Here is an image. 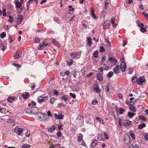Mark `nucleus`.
<instances>
[{
	"instance_id": "a19ab883",
	"label": "nucleus",
	"mask_w": 148,
	"mask_h": 148,
	"mask_svg": "<svg viewBox=\"0 0 148 148\" xmlns=\"http://www.w3.org/2000/svg\"><path fill=\"white\" fill-rule=\"evenodd\" d=\"M31 87L32 88V90H33L34 89V88L36 87L35 84L34 83H32L31 84Z\"/></svg>"
},
{
	"instance_id": "603ef678",
	"label": "nucleus",
	"mask_w": 148,
	"mask_h": 148,
	"mask_svg": "<svg viewBox=\"0 0 148 148\" xmlns=\"http://www.w3.org/2000/svg\"><path fill=\"white\" fill-rule=\"evenodd\" d=\"M99 51L100 52H103L105 51V49L103 47L101 46L100 47Z\"/></svg>"
},
{
	"instance_id": "052dcab7",
	"label": "nucleus",
	"mask_w": 148,
	"mask_h": 148,
	"mask_svg": "<svg viewBox=\"0 0 148 148\" xmlns=\"http://www.w3.org/2000/svg\"><path fill=\"white\" fill-rule=\"evenodd\" d=\"M108 5L109 3L108 2H106L104 4V7L105 9H106L108 7Z\"/></svg>"
},
{
	"instance_id": "ddd939ff",
	"label": "nucleus",
	"mask_w": 148,
	"mask_h": 148,
	"mask_svg": "<svg viewBox=\"0 0 148 148\" xmlns=\"http://www.w3.org/2000/svg\"><path fill=\"white\" fill-rule=\"evenodd\" d=\"M98 141L96 139L94 140L91 143V146L92 147H96L97 145Z\"/></svg>"
},
{
	"instance_id": "f3484780",
	"label": "nucleus",
	"mask_w": 148,
	"mask_h": 148,
	"mask_svg": "<svg viewBox=\"0 0 148 148\" xmlns=\"http://www.w3.org/2000/svg\"><path fill=\"white\" fill-rule=\"evenodd\" d=\"M92 38L90 37H88L87 39V44L90 47L91 45Z\"/></svg>"
},
{
	"instance_id": "13d9d810",
	"label": "nucleus",
	"mask_w": 148,
	"mask_h": 148,
	"mask_svg": "<svg viewBox=\"0 0 148 148\" xmlns=\"http://www.w3.org/2000/svg\"><path fill=\"white\" fill-rule=\"evenodd\" d=\"M60 145L59 144H56L53 147H49V148H55V147L56 146H58L60 147Z\"/></svg>"
},
{
	"instance_id": "6ab92c4d",
	"label": "nucleus",
	"mask_w": 148,
	"mask_h": 148,
	"mask_svg": "<svg viewBox=\"0 0 148 148\" xmlns=\"http://www.w3.org/2000/svg\"><path fill=\"white\" fill-rule=\"evenodd\" d=\"M110 25V24H107L106 22H104L103 23V29H107L109 28V26Z\"/></svg>"
},
{
	"instance_id": "79ce46f5",
	"label": "nucleus",
	"mask_w": 148,
	"mask_h": 148,
	"mask_svg": "<svg viewBox=\"0 0 148 148\" xmlns=\"http://www.w3.org/2000/svg\"><path fill=\"white\" fill-rule=\"evenodd\" d=\"M13 21V17L11 16H9V19L8 20V21L10 22V23H12Z\"/></svg>"
},
{
	"instance_id": "72a5a7b5",
	"label": "nucleus",
	"mask_w": 148,
	"mask_h": 148,
	"mask_svg": "<svg viewBox=\"0 0 148 148\" xmlns=\"http://www.w3.org/2000/svg\"><path fill=\"white\" fill-rule=\"evenodd\" d=\"M6 34L5 32H2L0 34L1 38H3L6 36Z\"/></svg>"
},
{
	"instance_id": "a211bd4d",
	"label": "nucleus",
	"mask_w": 148,
	"mask_h": 148,
	"mask_svg": "<svg viewBox=\"0 0 148 148\" xmlns=\"http://www.w3.org/2000/svg\"><path fill=\"white\" fill-rule=\"evenodd\" d=\"M97 79L100 81H101L103 80L102 76V75L100 73H99L97 75Z\"/></svg>"
},
{
	"instance_id": "bf43d9fd",
	"label": "nucleus",
	"mask_w": 148,
	"mask_h": 148,
	"mask_svg": "<svg viewBox=\"0 0 148 148\" xmlns=\"http://www.w3.org/2000/svg\"><path fill=\"white\" fill-rule=\"evenodd\" d=\"M30 134L29 131H27V132L25 133L26 136L27 137H29L30 136Z\"/></svg>"
},
{
	"instance_id": "7c9ffc66",
	"label": "nucleus",
	"mask_w": 148,
	"mask_h": 148,
	"mask_svg": "<svg viewBox=\"0 0 148 148\" xmlns=\"http://www.w3.org/2000/svg\"><path fill=\"white\" fill-rule=\"evenodd\" d=\"M139 118L140 119L144 121H146V118L143 116H139Z\"/></svg>"
},
{
	"instance_id": "338daca9",
	"label": "nucleus",
	"mask_w": 148,
	"mask_h": 148,
	"mask_svg": "<svg viewBox=\"0 0 148 148\" xmlns=\"http://www.w3.org/2000/svg\"><path fill=\"white\" fill-rule=\"evenodd\" d=\"M92 17L95 19H97V18L96 16H95V13L91 14Z\"/></svg>"
},
{
	"instance_id": "680f3d73",
	"label": "nucleus",
	"mask_w": 148,
	"mask_h": 148,
	"mask_svg": "<svg viewBox=\"0 0 148 148\" xmlns=\"http://www.w3.org/2000/svg\"><path fill=\"white\" fill-rule=\"evenodd\" d=\"M58 119H62L64 117V115L62 114H59L58 115Z\"/></svg>"
},
{
	"instance_id": "4468645a",
	"label": "nucleus",
	"mask_w": 148,
	"mask_h": 148,
	"mask_svg": "<svg viewBox=\"0 0 148 148\" xmlns=\"http://www.w3.org/2000/svg\"><path fill=\"white\" fill-rule=\"evenodd\" d=\"M21 56V54L18 52H16L14 54V58L15 59H17Z\"/></svg>"
},
{
	"instance_id": "423d86ee",
	"label": "nucleus",
	"mask_w": 148,
	"mask_h": 148,
	"mask_svg": "<svg viewBox=\"0 0 148 148\" xmlns=\"http://www.w3.org/2000/svg\"><path fill=\"white\" fill-rule=\"evenodd\" d=\"M14 3L16 8H21L22 6V4L23 3L21 2H19L18 0H15Z\"/></svg>"
},
{
	"instance_id": "ea45409f",
	"label": "nucleus",
	"mask_w": 148,
	"mask_h": 148,
	"mask_svg": "<svg viewBox=\"0 0 148 148\" xmlns=\"http://www.w3.org/2000/svg\"><path fill=\"white\" fill-rule=\"evenodd\" d=\"M31 105L33 106H34L36 105V103L33 101H32L31 103L29 104L28 106H30Z\"/></svg>"
},
{
	"instance_id": "e2e57ef3",
	"label": "nucleus",
	"mask_w": 148,
	"mask_h": 148,
	"mask_svg": "<svg viewBox=\"0 0 148 148\" xmlns=\"http://www.w3.org/2000/svg\"><path fill=\"white\" fill-rule=\"evenodd\" d=\"M91 14L95 13V11L93 8L91 7L90 8Z\"/></svg>"
},
{
	"instance_id": "09e8293b",
	"label": "nucleus",
	"mask_w": 148,
	"mask_h": 148,
	"mask_svg": "<svg viewBox=\"0 0 148 148\" xmlns=\"http://www.w3.org/2000/svg\"><path fill=\"white\" fill-rule=\"evenodd\" d=\"M40 42V40L38 37L35 38V40L34 42L35 43H39Z\"/></svg>"
},
{
	"instance_id": "412c9836",
	"label": "nucleus",
	"mask_w": 148,
	"mask_h": 148,
	"mask_svg": "<svg viewBox=\"0 0 148 148\" xmlns=\"http://www.w3.org/2000/svg\"><path fill=\"white\" fill-rule=\"evenodd\" d=\"M97 139L100 141H104L103 136L101 134H99L97 136Z\"/></svg>"
},
{
	"instance_id": "a878e982",
	"label": "nucleus",
	"mask_w": 148,
	"mask_h": 148,
	"mask_svg": "<svg viewBox=\"0 0 148 148\" xmlns=\"http://www.w3.org/2000/svg\"><path fill=\"white\" fill-rule=\"evenodd\" d=\"M38 102L40 103H42L44 101L43 97L42 96H40L39 98H38Z\"/></svg>"
},
{
	"instance_id": "4be33fe9",
	"label": "nucleus",
	"mask_w": 148,
	"mask_h": 148,
	"mask_svg": "<svg viewBox=\"0 0 148 148\" xmlns=\"http://www.w3.org/2000/svg\"><path fill=\"white\" fill-rule=\"evenodd\" d=\"M83 135L81 134H79V135L78 136L77 141L78 142H81L82 141Z\"/></svg>"
},
{
	"instance_id": "de8ad7c7",
	"label": "nucleus",
	"mask_w": 148,
	"mask_h": 148,
	"mask_svg": "<svg viewBox=\"0 0 148 148\" xmlns=\"http://www.w3.org/2000/svg\"><path fill=\"white\" fill-rule=\"evenodd\" d=\"M113 74V72L112 71H110L108 74V75L109 77H111L112 76Z\"/></svg>"
},
{
	"instance_id": "864d4df0",
	"label": "nucleus",
	"mask_w": 148,
	"mask_h": 148,
	"mask_svg": "<svg viewBox=\"0 0 148 148\" xmlns=\"http://www.w3.org/2000/svg\"><path fill=\"white\" fill-rule=\"evenodd\" d=\"M69 95H70L73 98H76V95L75 94H73L72 93L70 92L69 93Z\"/></svg>"
},
{
	"instance_id": "1a4fd4ad",
	"label": "nucleus",
	"mask_w": 148,
	"mask_h": 148,
	"mask_svg": "<svg viewBox=\"0 0 148 148\" xmlns=\"http://www.w3.org/2000/svg\"><path fill=\"white\" fill-rule=\"evenodd\" d=\"M23 21V16L21 15L18 16L17 19V23L18 24L21 23Z\"/></svg>"
},
{
	"instance_id": "f8f14e48",
	"label": "nucleus",
	"mask_w": 148,
	"mask_h": 148,
	"mask_svg": "<svg viewBox=\"0 0 148 148\" xmlns=\"http://www.w3.org/2000/svg\"><path fill=\"white\" fill-rule=\"evenodd\" d=\"M119 66L117 65L115 66V68L113 69V71L116 74H117L120 72L119 71Z\"/></svg>"
},
{
	"instance_id": "2eb2a0df",
	"label": "nucleus",
	"mask_w": 148,
	"mask_h": 148,
	"mask_svg": "<svg viewBox=\"0 0 148 148\" xmlns=\"http://www.w3.org/2000/svg\"><path fill=\"white\" fill-rule=\"evenodd\" d=\"M61 98L66 102L68 101L69 96L67 95L62 96L61 97Z\"/></svg>"
},
{
	"instance_id": "0eeeda50",
	"label": "nucleus",
	"mask_w": 148,
	"mask_h": 148,
	"mask_svg": "<svg viewBox=\"0 0 148 148\" xmlns=\"http://www.w3.org/2000/svg\"><path fill=\"white\" fill-rule=\"evenodd\" d=\"M23 131V129L21 128L16 127L14 129V132H16L18 135H21Z\"/></svg>"
},
{
	"instance_id": "e433bc0d",
	"label": "nucleus",
	"mask_w": 148,
	"mask_h": 148,
	"mask_svg": "<svg viewBox=\"0 0 148 148\" xmlns=\"http://www.w3.org/2000/svg\"><path fill=\"white\" fill-rule=\"evenodd\" d=\"M55 99L54 97L51 98L50 99V102L51 104H53L55 102Z\"/></svg>"
},
{
	"instance_id": "2f4dec72",
	"label": "nucleus",
	"mask_w": 148,
	"mask_h": 148,
	"mask_svg": "<svg viewBox=\"0 0 148 148\" xmlns=\"http://www.w3.org/2000/svg\"><path fill=\"white\" fill-rule=\"evenodd\" d=\"M126 103L128 106H130L133 105L134 104V102L133 101H127L126 102Z\"/></svg>"
},
{
	"instance_id": "c03bdc74",
	"label": "nucleus",
	"mask_w": 148,
	"mask_h": 148,
	"mask_svg": "<svg viewBox=\"0 0 148 148\" xmlns=\"http://www.w3.org/2000/svg\"><path fill=\"white\" fill-rule=\"evenodd\" d=\"M3 15L4 16H5L6 15V9L5 8H3L2 9Z\"/></svg>"
},
{
	"instance_id": "4c0bfd02",
	"label": "nucleus",
	"mask_w": 148,
	"mask_h": 148,
	"mask_svg": "<svg viewBox=\"0 0 148 148\" xmlns=\"http://www.w3.org/2000/svg\"><path fill=\"white\" fill-rule=\"evenodd\" d=\"M130 134L132 138L133 139H134L135 136L134 134L132 131L130 132Z\"/></svg>"
},
{
	"instance_id": "393cba45",
	"label": "nucleus",
	"mask_w": 148,
	"mask_h": 148,
	"mask_svg": "<svg viewBox=\"0 0 148 148\" xmlns=\"http://www.w3.org/2000/svg\"><path fill=\"white\" fill-rule=\"evenodd\" d=\"M49 119V118L46 115V114H45L44 115L42 116V119L41 121H46L47 120Z\"/></svg>"
},
{
	"instance_id": "dca6fc26",
	"label": "nucleus",
	"mask_w": 148,
	"mask_h": 148,
	"mask_svg": "<svg viewBox=\"0 0 148 148\" xmlns=\"http://www.w3.org/2000/svg\"><path fill=\"white\" fill-rule=\"evenodd\" d=\"M22 96L23 99H27L29 97V95L28 93L25 92L22 94Z\"/></svg>"
},
{
	"instance_id": "aec40b11",
	"label": "nucleus",
	"mask_w": 148,
	"mask_h": 148,
	"mask_svg": "<svg viewBox=\"0 0 148 148\" xmlns=\"http://www.w3.org/2000/svg\"><path fill=\"white\" fill-rule=\"evenodd\" d=\"M56 129L55 126L54 125H52L51 128L48 130V132H52L54 131Z\"/></svg>"
},
{
	"instance_id": "5701e85b",
	"label": "nucleus",
	"mask_w": 148,
	"mask_h": 148,
	"mask_svg": "<svg viewBox=\"0 0 148 148\" xmlns=\"http://www.w3.org/2000/svg\"><path fill=\"white\" fill-rule=\"evenodd\" d=\"M146 126V124L144 123L140 124L138 126V128L141 129Z\"/></svg>"
},
{
	"instance_id": "f704fd0d",
	"label": "nucleus",
	"mask_w": 148,
	"mask_h": 148,
	"mask_svg": "<svg viewBox=\"0 0 148 148\" xmlns=\"http://www.w3.org/2000/svg\"><path fill=\"white\" fill-rule=\"evenodd\" d=\"M43 45L42 44H40L38 46L37 49L38 50H42L43 49Z\"/></svg>"
},
{
	"instance_id": "9d476101",
	"label": "nucleus",
	"mask_w": 148,
	"mask_h": 148,
	"mask_svg": "<svg viewBox=\"0 0 148 148\" xmlns=\"http://www.w3.org/2000/svg\"><path fill=\"white\" fill-rule=\"evenodd\" d=\"M32 114H35L37 113L38 111V108L36 107H32Z\"/></svg>"
},
{
	"instance_id": "c85d7f7f",
	"label": "nucleus",
	"mask_w": 148,
	"mask_h": 148,
	"mask_svg": "<svg viewBox=\"0 0 148 148\" xmlns=\"http://www.w3.org/2000/svg\"><path fill=\"white\" fill-rule=\"evenodd\" d=\"M32 107L29 108H27L26 110V112L27 113L29 114H32Z\"/></svg>"
},
{
	"instance_id": "a18cd8bd",
	"label": "nucleus",
	"mask_w": 148,
	"mask_h": 148,
	"mask_svg": "<svg viewBox=\"0 0 148 148\" xmlns=\"http://www.w3.org/2000/svg\"><path fill=\"white\" fill-rule=\"evenodd\" d=\"M143 14L145 17L148 20V14L145 12H143Z\"/></svg>"
},
{
	"instance_id": "774afa93",
	"label": "nucleus",
	"mask_w": 148,
	"mask_h": 148,
	"mask_svg": "<svg viewBox=\"0 0 148 148\" xmlns=\"http://www.w3.org/2000/svg\"><path fill=\"white\" fill-rule=\"evenodd\" d=\"M106 57L105 56H103V57L102 58V62H104L106 59Z\"/></svg>"
},
{
	"instance_id": "39448f33",
	"label": "nucleus",
	"mask_w": 148,
	"mask_h": 148,
	"mask_svg": "<svg viewBox=\"0 0 148 148\" xmlns=\"http://www.w3.org/2000/svg\"><path fill=\"white\" fill-rule=\"evenodd\" d=\"M145 82V79L144 77H141L138 79L136 81V83L139 85H142L143 82Z\"/></svg>"
},
{
	"instance_id": "b1692460",
	"label": "nucleus",
	"mask_w": 148,
	"mask_h": 148,
	"mask_svg": "<svg viewBox=\"0 0 148 148\" xmlns=\"http://www.w3.org/2000/svg\"><path fill=\"white\" fill-rule=\"evenodd\" d=\"M15 98L14 97H9L7 99V101L10 102L11 103L14 100Z\"/></svg>"
},
{
	"instance_id": "6e6552de",
	"label": "nucleus",
	"mask_w": 148,
	"mask_h": 148,
	"mask_svg": "<svg viewBox=\"0 0 148 148\" xmlns=\"http://www.w3.org/2000/svg\"><path fill=\"white\" fill-rule=\"evenodd\" d=\"M126 67V65L125 62L123 61L120 66V69L122 72H124Z\"/></svg>"
},
{
	"instance_id": "5fc2aeb1",
	"label": "nucleus",
	"mask_w": 148,
	"mask_h": 148,
	"mask_svg": "<svg viewBox=\"0 0 148 148\" xmlns=\"http://www.w3.org/2000/svg\"><path fill=\"white\" fill-rule=\"evenodd\" d=\"M98 103V101L97 100L93 101L92 102V105H95L97 104Z\"/></svg>"
},
{
	"instance_id": "c9c22d12",
	"label": "nucleus",
	"mask_w": 148,
	"mask_h": 148,
	"mask_svg": "<svg viewBox=\"0 0 148 148\" xmlns=\"http://www.w3.org/2000/svg\"><path fill=\"white\" fill-rule=\"evenodd\" d=\"M137 23L138 24V25L140 27H143L144 26V24L138 21H137Z\"/></svg>"
},
{
	"instance_id": "9b49d317",
	"label": "nucleus",
	"mask_w": 148,
	"mask_h": 148,
	"mask_svg": "<svg viewBox=\"0 0 148 148\" xmlns=\"http://www.w3.org/2000/svg\"><path fill=\"white\" fill-rule=\"evenodd\" d=\"M132 122L129 120H125L123 121V125L125 126H128L131 124Z\"/></svg>"
},
{
	"instance_id": "7ed1b4c3",
	"label": "nucleus",
	"mask_w": 148,
	"mask_h": 148,
	"mask_svg": "<svg viewBox=\"0 0 148 148\" xmlns=\"http://www.w3.org/2000/svg\"><path fill=\"white\" fill-rule=\"evenodd\" d=\"M108 60L109 61L111 64L114 66L117 62V60L113 57H110L108 58Z\"/></svg>"
},
{
	"instance_id": "3c124183",
	"label": "nucleus",
	"mask_w": 148,
	"mask_h": 148,
	"mask_svg": "<svg viewBox=\"0 0 148 148\" xmlns=\"http://www.w3.org/2000/svg\"><path fill=\"white\" fill-rule=\"evenodd\" d=\"M125 112L124 109L123 108H120L119 110V113L120 114H123Z\"/></svg>"
},
{
	"instance_id": "58836bf2",
	"label": "nucleus",
	"mask_w": 148,
	"mask_h": 148,
	"mask_svg": "<svg viewBox=\"0 0 148 148\" xmlns=\"http://www.w3.org/2000/svg\"><path fill=\"white\" fill-rule=\"evenodd\" d=\"M98 52L97 51H95L93 53V56L94 57H97L98 56Z\"/></svg>"
},
{
	"instance_id": "6e6d98bb",
	"label": "nucleus",
	"mask_w": 148,
	"mask_h": 148,
	"mask_svg": "<svg viewBox=\"0 0 148 148\" xmlns=\"http://www.w3.org/2000/svg\"><path fill=\"white\" fill-rule=\"evenodd\" d=\"M141 28L140 29V31L142 32H145L146 31V29L145 28L142 27H141Z\"/></svg>"
},
{
	"instance_id": "f03ea898",
	"label": "nucleus",
	"mask_w": 148,
	"mask_h": 148,
	"mask_svg": "<svg viewBox=\"0 0 148 148\" xmlns=\"http://www.w3.org/2000/svg\"><path fill=\"white\" fill-rule=\"evenodd\" d=\"M81 53V51H79V52L76 53H71L70 56L71 58H75L77 59H78L80 57Z\"/></svg>"
},
{
	"instance_id": "20e7f679",
	"label": "nucleus",
	"mask_w": 148,
	"mask_h": 148,
	"mask_svg": "<svg viewBox=\"0 0 148 148\" xmlns=\"http://www.w3.org/2000/svg\"><path fill=\"white\" fill-rule=\"evenodd\" d=\"M93 86L95 87H93V89L97 93H99L101 91V89L99 88L98 84H95Z\"/></svg>"
},
{
	"instance_id": "473e14b6",
	"label": "nucleus",
	"mask_w": 148,
	"mask_h": 148,
	"mask_svg": "<svg viewBox=\"0 0 148 148\" xmlns=\"http://www.w3.org/2000/svg\"><path fill=\"white\" fill-rule=\"evenodd\" d=\"M30 146V145L27 144H25L22 146V148H29Z\"/></svg>"
},
{
	"instance_id": "69168bd1",
	"label": "nucleus",
	"mask_w": 148,
	"mask_h": 148,
	"mask_svg": "<svg viewBox=\"0 0 148 148\" xmlns=\"http://www.w3.org/2000/svg\"><path fill=\"white\" fill-rule=\"evenodd\" d=\"M144 138L146 140H148V134H146L144 136Z\"/></svg>"
},
{
	"instance_id": "8fccbe9b",
	"label": "nucleus",
	"mask_w": 148,
	"mask_h": 148,
	"mask_svg": "<svg viewBox=\"0 0 148 148\" xmlns=\"http://www.w3.org/2000/svg\"><path fill=\"white\" fill-rule=\"evenodd\" d=\"M52 43L54 45H57L58 44V42L57 41L55 40L54 39H52Z\"/></svg>"
},
{
	"instance_id": "0e129e2a",
	"label": "nucleus",
	"mask_w": 148,
	"mask_h": 148,
	"mask_svg": "<svg viewBox=\"0 0 148 148\" xmlns=\"http://www.w3.org/2000/svg\"><path fill=\"white\" fill-rule=\"evenodd\" d=\"M106 43L107 44V45L109 47L111 46V44L110 42V41L108 40H106Z\"/></svg>"
},
{
	"instance_id": "cd10ccee",
	"label": "nucleus",
	"mask_w": 148,
	"mask_h": 148,
	"mask_svg": "<svg viewBox=\"0 0 148 148\" xmlns=\"http://www.w3.org/2000/svg\"><path fill=\"white\" fill-rule=\"evenodd\" d=\"M128 116L130 118H132L133 116L135 114L133 113L129 112L127 114Z\"/></svg>"
},
{
	"instance_id": "c756f323",
	"label": "nucleus",
	"mask_w": 148,
	"mask_h": 148,
	"mask_svg": "<svg viewBox=\"0 0 148 148\" xmlns=\"http://www.w3.org/2000/svg\"><path fill=\"white\" fill-rule=\"evenodd\" d=\"M130 110L134 112H135L136 111V107L134 106H131L130 107Z\"/></svg>"
},
{
	"instance_id": "4d7b16f0",
	"label": "nucleus",
	"mask_w": 148,
	"mask_h": 148,
	"mask_svg": "<svg viewBox=\"0 0 148 148\" xmlns=\"http://www.w3.org/2000/svg\"><path fill=\"white\" fill-rule=\"evenodd\" d=\"M53 94L57 96L58 95V91L56 90H54L53 91Z\"/></svg>"
},
{
	"instance_id": "49530a36",
	"label": "nucleus",
	"mask_w": 148,
	"mask_h": 148,
	"mask_svg": "<svg viewBox=\"0 0 148 148\" xmlns=\"http://www.w3.org/2000/svg\"><path fill=\"white\" fill-rule=\"evenodd\" d=\"M67 64L69 66H70L71 65H72L73 64L72 60H71L68 61L67 62Z\"/></svg>"
},
{
	"instance_id": "f257e3e1",
	"label": "nucleus",
	"mask_w": 148,
	"mask_h": 148,
	"mask_svg": "<svg viewBox=\"0 0 148 148\" xmlns=\"http://www.w3.org/2000/svg\"><path fill=\"white\" fill-rule=\"evenodd\" d=\"M124 140L127 145H129L131 143L130 137L128 134H125L124 136Z\"/></svg>"
},
{
	"instance_id": "37998d69",
	"label": "nucleus",
	"mask_w": 148,
	"mask_h": 148,
	"mask_svg": "<svg viewBox=\"0 0 148 148\" xmlns=\"http://www.w3.org/2000/svg\"><path fill=\"white\" fill-rule=\"evenodd\" d=\"M103 133L105 138L106 139H109V136L107 133L106 132H104Z\"/></svg>"
},
{
	"instance_id": "bb28decb",
	"label": "nucleus",
	"mask_w": 148,
	"mask_h": 148,
	"mask_svg": "<svg viewBox=\"0 0 148 148\" xmlns=\"http://www.w3.org/2000/svg\"><path fill=\"white\" fill-rule=\"evenodd\" d=\"M0 48L1 50L4 51L5 50V49L4 48V46L2 43V42L1 40H0Z\"/></svg>"
}]
</instances>
